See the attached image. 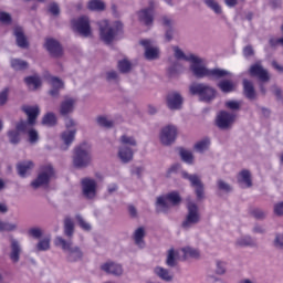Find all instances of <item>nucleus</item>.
Segmentation results:
<instances>
[{
	"label": "nucleus",
	"instance_id": "cd10ccee",
	"mask_svg": "<svg viewBox=\"0 0 283 283\" xmlns=\"http://www.w3.org/2000/svg\"><path fill=\"white\" fill-rule=\"evenodd\" d=\"M154 273L164 282H174V273L160 265L154 268Z\"/></svg>",
	"mask_w": 283,
	"mask_h": 283
},
{
	"label": "nucleus",
	"instance_id": "9d476101",
	"mask_svg": "<svg viewBox=\"0 0 283 283\" xmlns=\"http://www.w3.org/2000/svg\"><path fill=\"white\" fill-rule=\"evenodd\" d=\"M71 23L75 32H78L81 36H84L85 39L92 36V27L90 25V18L87 15L73 19Z\"/></svg>",
	"mask_w": 283,
	"mask_h": 283
},
{
	"label": "nucleus",
	"instance_id": "79ce46f5",
	"mask_svg": "<svg viewBox=\"0 0 283 283\" xmlns=\"http://www.w3.org/2000/svg\"><path fill=\"white\" fill-rule=\"evenodd\" d=\"M42 125L46 127L56 126V115L54 113H46L42 118Z\"/></svg>",
	"mask_w": 283,
	"mask_h": 283
},
{
	"label": "nucleus",
	"instance_id": "864d4df0",
	"mask_svg": "<svg viewBox=\"0 0 283 283\" xmlns=\"http://www.w3.org/2000/svg\"><path fill=\"white\" fill-rule=\"evenodd\" d=\"M75 220L77 221L78 227L83 229V231H92V224L90 222L85 221L83 216L76 214Z\"/></svg>",
	"mask_w": 283,
	"mask_h": 283
},
{
	"label": "nucleus",
	"instance_id": "c9c22d12",
	"mask_svg": "<svg viewBox=\"0 0 283 283\" xmlns=\"http://www.w3.org/2000/svg\"><path fill=\"white\" fill-rule=\"evenodd\" d=\"M105 2L103 0H90L87 2V9L92 12H103L105 11Z\"/></svg>",
	"mask_w": 283,
	"mask_h": 283
},
{
	"label": "nucleus",
	"instance_id": "aec40b11",
	"mask_svg": "<svg viewBox=\"0 0 283 283\" xmlns=\"http://www.w3.org/2000/svg\"><path fill=\"white\" fill-rule=\"evenodd\" d=\"M161 23L165 25V28H167L165 32L166 41H174V36H176V28H174V25H176V21L167 15H164L161 18Z\"/></svg>",
	"mask_w": 283,
	"mask_h": 283
},
{
	"label": "nucleus",
	"instance_id": "5701e85b",
	"mask_svg": "<svg viewBox=\"0 0 283 283\" xmlns=\"http://www.w3.org/2000/svg\"><path fill=\"white\" fill-rule=\"evenodd\" d=\"M22 112L28 116V124L34 125L36 123V118H39V114H41V111L39 109V106H22Z\"/></svg>",
	"mask_w": 283,
	"mask_h": 283
},
{
	"label": "nucleus",
	"instance_id": "bb28decb",
	"mask_svg": "<svg viewBox=\"0 0 283 283\" xmlns=\"http://www.w3.org/2000/svg\"><path fill=\"white\" fill-rule=\"evenodd\" d=\"M156 213H169L171 210V206L167 202V198L165 196H159L155 202Z\"/></svg>",
	"mask_w": 283,
	"mask_h": 283
},
{
	"label": "nucleus",
	"instance_id": "7c9ffc66",
	"mask_svg": "<svg viewBox=\"0 0 283 283\" xmlns=\"http://www.w3.org/2000/svg\"><path fill=\"white\" fill-rule=\"evenodd\" d=\"M243 94L249 101H255V87L253 82L243 80Z\"/></svg>",
	"mask_w": 283,
	"mask_h": 283
},
{
	"label": "nucleus",
	"instance_id": "603ef678",
	"mask_svg": "<svg viewBox=\"0 0 283 283\" xmlns=\"http://www.w3.org/2000/svg\"><path fill=\"white\" fill-rule=\"evenodd\" d=\"M217 187L219 191H223L224 193H231L233 191V188L231 185H229L227 181L222 179L217 180Z\"/></svg>",
	"mask_w": 283,
	"mask_h": 283
},
{
	"label": "nucleus",
	"instance_id": "6ab92c4d",
	"mask_svg": "<svg viewBox=\"0 0 283 283\" xmlns=\"http://www.w3.org/2000/svg\"><path fill=\"white\" fill-rule=\"evenodd\" d=\"M13 36H15V43L18 48L22 50H28L30 48V42L28 41V36H25V31L22 27H14L13 28Z\"/></svg>",
	"mask_w": 283,
	"mask_h": 283
},
{
	"label": "nucleus",
	"instance_id": "c85d7f7f",
	"mask_svg": "<svg viewBox=\"0 0 283 283\" xmlns=\"http://www.w3.org/2000/svg\"><path fill=\"white\" fill-rule=\"evenodd\" d=\"M34 169V163L32 160L20 161L17 164V171L20 178H25L28 176V171Z\"/></svg>",
	"mask_w": 283,
	"mask_h": 283
},
{
	"label": "nucleus",
	"instance_id": "72a5a7b5",
	"mask_svg": "<svg viewBox=\"0 0 283 283\" xmlns=\"http://www.w3.org/2000/svg\"><path fill=\"white\" fill-rule=\"evenodd\" d=\"M74 138H76V128L62 133L61 139L63 140L64 145H66L64 149H67V147H70V145L74 143Z\"/></svg>",
	"mask_w": 283,
	"mask_h": 283
},
{
	"label": "nucleus",
	"instance_id": "0eeeda50",
	"mask_svg": "<svg viewBox=\"0 0 283 283\" xmlns=\"http://www.w3.org/2000/svg\"><path fill=\"white\" fill-rule=\"evenodd\" d=\"M81 191L85 200H96L98 182L94 178L84 177L81 179Z\"/></svg>",
	"mask_w": 283,
	"mask_h": 283
},
{
	"label": "nucleus",
	"instance_id": "c03bdc74",
	"mask_svg": "<svg viewBox=\"0 0 283 283\" xmlns=\"http://www.w3.org/2000/svg\"><path fill=\"white\" fill-rule=\"evenodd\" d=\"M176 250L174 248L168 250L167 259H166V264L167 266H170V269H174V266H177L178 262L176 261Z\"/></svg>",
	"mask_w": 283,
	"mask_h": 283
},
{
	"label": "nucleus",
	"instance_id": "20e7f679",
	"mask_svg": "<svg viewBox=\"0 0 283 283\" xmlns=\"http://www.w3.org/2000/svg\"><path fill=\"white\" fill-rule=\"evenodd\" d=\"M92 164V146L87 143H82L74 148L73 165L77 169H85Z\"/></svg>",
	"mask_w": 283,
	"mask_h": 283
},
{
	"label": "nucleus",
	"instance_id": "2eb2a0df",
	"mask_svg": "<svg viewBox=\"0 0 283 283\" xmlns=\"http://www.w3.org/2000/svg\"><path fill=\"white\" fill-rule=\"evenodd\" d=\"M10 253L9 258L13 264H17L19 260H21V253H23V248L21 247V242H19L14 237H10Z\"/></svg>",
	"mask_w": 283,
	"mask_h": 283
},
{
	"label": "nucleus",
	"instance_id": "b1692460",
	"mask_svg": "<svg viewBox=\"0 0 283 283\" xmlns=\"http://www.w3.org/2000/svg\"><path fill=\"white\" fill-rule=\"evenodd\" d=\"M51 85H52V90L49 91L50 97L51 98H59V96H61V90H63V87H65V84L63 83V81H61V78L59 77H52L51 78Z\"/></svg>",
	"mask_w": 283,
	"mask_h": 283
},
{
	"label": "nucleus",
	"instance_id": "4c0bfd02",
	"mask_svg": "<svg viewBox=\"0 0 283 283\" xmlns=\"http://www.w3.org/2000/svg\"><path fill=\"white\" fill-rule=\"evenodd\" d=\"M184 253L185 260H188V258H191L193 260H198L200 258V251L191 248V247H186L181 249Z\"/></svg>",
	"mask_w": 283,
	"mask_h": 283
},
{
	"label": "nucleus",
	"instance_id": "a878e982",
	"mask_svg": "<svg viewBox=\"0 0 283 283\" xmlns=\"http://www.w3.org/2000/svg\"><path fill=\"white\" fill-rule=\"evenodd\" d=\"M145 235H147L145 227H139L134 231L133 240L138 249H145Z\"/></svg>",
	"mask_w": 283,
	"mask_h": 283
},
{
	"label": "nucleus",
	"instance_id": "de8ad7c7",
	"mask_svg": "<svg viewBox=\"0 0 283 283\" xmlns=\"http://www.w3.org/2000/svg\"><path fill=\"white\" fill-rule=\"evenodd\" d=\"M96 123L99 125V127H105L106 129H112V127H114V120L107 118L106 116H98L96 118Z\"/></svg>",
	"mask_w": 283,
	"mask_h": 283
},
{
	"label": "nucleus",
	"instance_id": "7ed1b4c3",
	"mask_svg": "<svg viewBox=\"0 0 283 283\" xmlns=\"http://www.w3.org/2000/svg\"><path fill=\"white\" fill-rule=\"evenodd\" d=\"M99 28V39L105 43L106 45H112L114 43V39L123 32V22L115 21L113 25L109 24V21L102 20L97 23Z\"/></svg>",
	"mask_w": 283,
	"mask_h": 283
},
{
	"label": "nucleus",
	"instance_id": "dca6fc26",
	"mask_svg": "<svg viewBox=\"0 0 283 283\" xmlns=\"http://www.w3.org/2000/svg\"><path fill=\"white\" fill-rule=\"evenodd\" d=\"M182 95L178 92H171L166 96V105L168 109L176 112L178 109H182Z\"/></svg>",
	"mask_w": 283,
	"mask_h": 283
},
{
	"label": "nucleus",
	"instance_id": "58836bf2",
	"mask_svg": "<svg viewBox=\"0 0 283 283\" xmlns=\"http://www.w3.org/2000/svg\"><path fill=\"white\" fill-rule=\"evenodd\" d=\"M166 200L172 205V207H178L182 202V198L178 191H172L166 195Z\"/></svg>",
	"mask_w": 283,
	"mask_h": 283
},
{
	"label": "nucleus",
	"instance_id": "338daca9",
	"mask_svg": "<svg viewBox=\"0 0 283 283\" xmlns=\"http://www.w3.org/2000/svg\"><path fill=\"white\" fill-rule=\"evenodd\" d=\"M252 232L260 235H264V233H266V228L262 224L255 223L252 228Z\"/></svg>",
	"mask_w": 283,
	"mask_h": 283
},
{
	"label": "nucleus",
	"instance_id": "4d7b16f0",
	"mask_svg": "<svg viewBox=\"0 0 283 283\" xmlns=\"http://www.w3.org/2000/svg\"><path fill=\"white\" fill-rule=\"evenodd\" d=\"M118 72L116 71H108L106 72V81L108 83H118Z\"/></svg>",
	"mask_w": 283,
	"mask_h": 283
},
{
	"label": "nucleus",
	"instance_id": "e2e57ef3",
	"mask_svg": "<svg viewBox=\"0 0 283 283\" xmlns=\"http://www.w3.org/2000/svg\"><path fill=\"white\" fill-rule=\"evenodd\" d=\"M274 214L283 218V201L276 202L273 207Z\"/></svg>",
	"mask_w": 283,
	"mask_h": 283
},
{
	"label": "nucleus",
	"instance_id": "f03ea898",
	"mask_svg": "<svg viewBox=\"0 0 283 283\" xmlns=\"http://www.w3.org/2000/svg\"><path fill=\"white\" fill-rule=\"evenodd\" d=\"M76 231L74 220L71 217H65L63 221V237L54 239L55 247H60L66 253L67 262H81L83 260V250L78 245H74V233Z\"/></svg>",
	"mask_w": 283,
	"mask_h": 283
},
{
	"label": "nucleus",
	"instance_id": "774afa93",
	"mask_svg": "<svg viewBox=\"0 0 283 283\" xmlns=\"http://www.w3.org/2000/svg\"><path fill=\"white\" fill-rule=\"evenodd\" d=\"M38 142H39V132H36L35 129L29 130V143L34 145V143H38Z\"/></svg>",
	"mask_w": 283,
	"mask_h": 283
},
{
	"label": "nucleus",
	"instance_id": "39448f33",
	"mask_svg": "<svg viewBox=\"0 0 283 283\" xmlns=\"http://www.w3.org/2000/svg\"><path fill=\"white\" fill-rule=\"evenodd\" d=\"M202 216L200 214V208L196 202L190 201L187 203V213L181 222V229L184 231H189L193 229L197 224H200Z\"/></svg>",
	"mask_w": 283,
	"mask_h": 283
},
{
	"label": "nucleus",
	"instance_id": "4468645a",
	"mask_svg": "<svg viewBox=\"0 0 283 283\" xmlns=\"http://www.w3.org/2000/svg\"><path fill=\"white\" fill-rule=\"evenodd\" d=\"M154 8H156V3L153 0H150L149 7L146 9H143L138 12V19H139L140 23H144V25H153Z\"/></svg>",
	"mask_w": 283,
	"mask_h": 283
},
{
	"label": "nucleus",
	"instance_id": "0e129e2a",
	"mask_svg": "<svg viewBox=\"0 0 283 283\" xmlns=\"http://www.w3.org/2000/svg\"><path fill=\"white\" fill-rule=\"evenodd\" d=\"M49 12L54 17H59L61 14V8H59V3L53 2L49 6Z\"/></svg>",
	"mask_w": 283,
	"mask_h": 283
},
{
	"label": "nucleus",
	"instance_id": "9b49d317",
	"mask_svg": "<svg viewBox=\"0 0 283 283\" xmlns=\"http://www.w3.org/2000/svg\"><path fill=\"white\" fill-rule=\"evenodd\" d=\"M178 136V128L174 125H167L161 128L159 134V140L161 145L169 147V145H174L176 143V138Z\"/></svg>",
	"mask_w": 283,
	"mask_h": 283
},
{
	"label": "nucleus",
	"instance_id": "a19ab883",
	"mask_svg": "<svg viewBox=\"0 0 283 283\" xmlns=\"http://www.w3.org/2000/svg\"><path fill=\"white\" fill-rule=\"evenodd\" d=\"M203 3L214 12V14H222V7L217 0H203Z\"/></svg>",
	"mask_w": 283,
	"mask_h": 283
},
{
	"label": "nucleus",
	"instance_id": "3c124183",
	"mask_svg": "<svg viewBox=\"0 0 283 283\" xmlns=\"http://www.w3.org/2000/svg\"><path fill=\"white\" fill-rule=\"evenodd\" d=\"M35 251H50V238L41 239L35 245Z\"/></svg>",
	"mask_w": 283,
	"mask_h": 283
},
{
	"label": "nucleus",
	"instance_id": "680f3d73",
	"mask_svg": "<svg viewBox=\"0 0 283 283\" xmlns=\"http://www.w3.org/2000/svg\"><path fill=\"white\" fill-rule=\"evenodd\" d=\"M178 67H180V63L178 61L172 62L168 67L169 76H176V74H178Z\"/></svg>",
	"mask_w": 283,
	"mask_h": 283
},
{
	"label": "nucleus",
	"instance_id": "5fc2aeb1",
	"mask_svg": "<svg viewBox=\"0 0 283 283\" xmlns=\"http://www.w3.org/2000/svg\"><path fill=\"white\" fill-rule=\"evenodd\" d=\"M0 23L10 25L12 23V15L6 11H0Z\"/></svg>",
	"mask_w": 283,
	"mask_h": 283
},
{
	"label": "nucleus",
	"instance_id": "13d9d810",
	"mask_svg": "<svg viewBox=\"0 0 283 283\" xmlns=\"http://www.w3.org/2000/svg\"><path fill=\"white\" fill-rule=\"evenodd\" d=\"M216 273L217 275H224L227 273V264L222 261H217L216 262Z\"/></svg>",
	"mask_w": 283,
	"mask_h": 283
},
{
	"label": "nucleus",
	"instance_id": "ea45409f",
	"mask_svg": "<svg viewBox=\"0 0 283 283\" xmlns=\"http://www.w3.org/2000/svg\"><path fill=\"white\" fill-rule=\"evenodd\" d=\"M18 229H19V224L0 220V233H3L4 231H7L8 233H11L13 231H18Z\"/></svg>",
	"mask_w": 283,
	"mask_h": 283
},
{
	"label": "nucleus",
	"instance_id": "37998d69",
	"mask_svg": "<svg viewBox=\"0 0 283 283\" xmlns=\"http://www.w3.org/2000/svg\"><path fill=\"white\" fill-rule=\"evenodd\" d=\"M209 145H211V139L206 137L195 144V149L196 151H199V154H202L203 151H207V149H209Z\"/></svg>",
	"mask_w": 283,
	"mask_h": 283
},
{
	"label": "nucleus",
	"instance_id": "f3484780",
	"mask_svg": "<svg viewBox=\"0 0 283 283\" xmlns=\"http://www.w3.org/2000/svg\"><path fill=\"white\" fill-rule=\"evenodd\" d=\"M101 271L106 273V275H114L115 277H120L123 275V265L114 262L107 261L99 266Z\"/></svg>",
	"mask_w": 283,
	"mask_h": 283
},
{
	"label": "nucleus",
	"instance_id": "8fccbe9b",
	"mask_svg": "<svg viewBox=\"0 0 283 283\" xmlns=\"http://www.w3.org/2000/svg\"><path fill=\"white\" fill-rule=\"evenodd\" d=\"M179 156L184 163H187L188 165H193V154L189 150L180 149Z\"/></svg>",
	"mask_w": 283,
	"mask_h": 283
},
{
	"label": "nucleus",
	"instance_id": "a211bd4d",
	"mask_svg": "<svg viewBox=\"0 0 283 283\" xmlns=\"http://www.w3.org/2000/svg\"><path fill=\"white\" fill-rule=\"evenodd\" d=\"M249 72L251 76H255L262 83H269V81H271L269 71H266L260 63L251 65Z\"/></svg>",
	"mask_w": 283,
	"mask_h": 283
},
{
	"label": "nucleus",
	"instance_id": "f257e3e1",
	"mask_svg": "<svg viewBox=\"0 0 283 283\" xmlns=\"http://www.w3.org/2000/svg\"><path fill=\"white\" fill-rule=\"evenodd\" d=\"M174 56L177 61H187L190 64V72H192L196 78H209L210 81H220L229 76L231 72L223 69H209L205 63V59L190 53L189 55L185 54V51L180 46H172Z\"/></svg>",
	"mask_w": 283,
	"mask_h": 283
},
{
	"label": "nucleus",
	"instance_id": "4be33fe9",
	"mask_svg": "<svg viewBox=\"0 0 283 283\" xmlns=\"http://www.w3.org/2000/svg\"><path fill=\"white\" fill-rule=\"evenodd\" d=\"M45 49L52 56H61L63 54V48L55 39H46Z\"/></svg>",
	"mask_w": 283,
	"mask_h": 283
},
{
	"label": "nucleus",
	"instance_id": "a18cd8bd",
	"mask_svg": "<svg viewBox=\"0 0 283 283\" xmlns=\"http://www.w3.org/2000/svg\"><path fill=\"white\" fill-rule=\"evenodd\" d=\"M7 136L11 145H19V143H21V133H19V130L11 129L7 133Z\"/></svg>",
	"mask_w": 283,
	"mask_h": 283
},
{
	"label": "nucleus",
	"instance_id": "6e6d98bb",
	"mask_svg": "<svg viewBox=\"0 0 283 283\" xmlns=\"http://www.w3.org/2000/svg\"><path fill=\"white\" fill-rule=\"evenodd\" d=\"M8 96H10V88L6 87L0 92V107L8 103Z\"/></svg>",
	"mask_w": 283,
	"mask_h": 283
},
{
	"label": "nucleus",
	"instance_id": "423d86ee",
	"mask_svg": "<svg viewBox=\"0 0 283 283\" xmlns=\"http://www.w3.org/2000/svg\"><path fill=\"white\" fill-rule=\"evenodd\" d=\"M189 92L192 96H200L201 101H211L218 94L216 88L205 83H192L189 86Z\"/></svg>",
	"mask_w": 283,
	"mask_h": 283
},
{
	"label": "nucleus",
	"instance_id": "e433bc0d",
	"mask_svg": "<svg viewBox=\"0 0 283 283\" xmlns=\"http://www.w3.org/2000/svg\"><path fill=\"white\" fill-rule=\"evenodd\" d=\"M11 67L15 72H23V70H28L30 67V64L25 60L13 59L11 60Z\"/></svg>",
	"mask_w": 283,
	"mask_h": 283
},
{
	"label": "nucleus",
	"instance_id": "ddd939ff",
	"mask_svg": "<svg viewBox=\"0 0 283 283\" xmlns=\"http://www.w3.org/2000/svg\"><path fill=\"white\" fill-rule=\"evenodd\" d=\"M235 123V116L227 111H221L217 116V127L219 129H231Z\"/></svg>",
	"mask_w": 283,
	"mask_h": 283
},
{
	"label": "nucleus",
	"instance_id": "473e14b6",
	"mask_svg": "<svg viewBox=\"0 0 283 283\" xmlns=\"http://www.w3.org/2000/svg\"><path fill=\"white\" fill-rule=\"evenodd\" d=\"M119 143L122 147H138V140H136V137L129 136L127 134H124L119 137Z\"/></svg>",
	"mask_w": 283,
	"mask_h": 283
},
{
	"label": "nucleus",
	"instance_id": "412c9836",
	"mask_svg": "<svg viewBox=\"0 0 283 283\" xmlns=\"http://www.w3.org/2000/svg\"><path fill=\"white\" fill-rule=\"evenodd\" d=\"M117 156L124 165H127V163L134 160V149L127 146H119Z\"/></svg>",
	"mask_w": 283,
	"mask_h": 283
},
{
	"label": "nucleus",
	"instance_id": "393cba45",
	"mask_svg": "<svg viewBox=\"0 0 283 283\" xmlns=\"http://www.w3.org/2000/svg\"><path fill=\"white\" fill-rule=\"evenodd\" d=\"M74 105H76V99L72 97H65V99L60 105L61 116H67L74 112Z\"/></svg>",
	"mask_w": 283,
	"mask_h": 283
},
{
	"label": "nucleus",
	"instance_id": "f704fd0d",
	"mask_svg": "<svg viewBox=\"0 0 283 283\" xmlns=\"http://www.w3.org/2000/svg\"><path fill=\"white\" fill-rule=\"evenodd\" d=\"M217 86L223 92V94H231V92H235V84L230 80L220 81Z\"/></svg>",
	"mask_w": 283,
	"mask_h": 283
},
{
	"label": "nucleus",
	"instance_id": "69168bd1",
	"mask_svg": "<svg viewBox=\"0 0 283 283\" xmlns=\"http://www.w3.org/2000/svg\"><path fill=\"white\" fill-rule=\"evenodd\" d=\"M271 92H272V94H274V96H276V101H282L283 94H282V88H280V86H277L275 84L272 85Z\"/></svg>",
	"mask_w": 283,
	"mask_h": 283
},
{
	"label": "nucleus",
	"instance_id": "49530a36",
	"mask_svg": "<svg viewBox=\"0 0 283 283\" xmlns=\"http://www.w3.org/2000/svg\"><path fill=\"white\" fill-rule=\"evenodd\" d=\"M237 247H255V241L250 235L241 237L235 242Z\"/></svg>",
	"mask_w": 283,
	"mask_h": 283
},
{
	"label": "nucleus",
	"instance_id": "052dcab7",
	"mask_svg": "<svg viewBox=\"0 0 283 283\" xmlns=\"http://www.w3.org/2000/svg\"><path fill=\"white\" fill-rule=\"evenodd\" d=\"M274 247L277 249V251H281L283 253V233L275 235Z\"/></svg>",
	"mask_w": 283,
	"mask_h": 283
},
{
	"label": "nucleus",
	"instance_id": "bf43d9fd",
	"mask_svg": "<svg viewBox=\"0 0 283 283\" xmlns=\"http://www.w3.org/2000/svg\"><path fill=\"white\" fill-rule=\"evenodd\" d=\"M252 216L253 218H255V220H264V218H266V212L262 209H254L252 210Z\"/></svg>",
	"mask_w": 283,
	"mask_h": 283
},
{
	"label": "nucleus",
	"instance_id": "09e8293b",
	"mask_svg": "<svg viewBox=\"0 0 283 283\" xmlns=\"http://www.w3.org/2000/svg\"><path fill=\"white\" fill-rule=\"evenodd\" d=\"M117 67L122 74H129V72H132V62L128 60H120Z\"/></svg>",
	"mask_w": 283,
	"mask_h": 283
},
{
	"label": "nucleus",
	"instance_id": "6e6552de",
	"mask_svg": "<svg viewBox=\"0 0 283 283\" xmlns=\"http://www.w3.org/2000/svg\"><path fill=\"white\" fill-rule=\"evenodd\" d=\"M54 178V167L52 165H46L41 167V172L38 177L31 182L33 189H40V187H46L50 185V180Z\"/></svg>",
	"mask_w": 283,
	"mask_h": 283
},
{
	"label": "nucleus",
	"instance_id": "2f4dec72",
	"mask_svg": "<svg viewBox=\"0 0 283 283\" xmlns=\"http://www.w3.org/2000/svg\"><path fill=\"white\" fill-rule=\"evenodd\" d=\"M24 83L28 85L30 90L36 91L39 87H41L42 82L41 77L39 75H31L24 77Z\"/></svg>",
	"mask_w": 283,
	"mask_h": 283
},
{
	"label": "nucleus",
	"instance_id": "1a4fd4ad",
	"mask_svg": "<svg viewBox=\"0 0 283 283\" xmlns=\"http://www.w3.org/2000/svg\"><path fill=\"white\" fill-rule=\"evenodd\" d=\"M181 178L190 182V187H193L197 200H205V184L200 176L189 174L185 170L181 171Z\"/></svg>",
	"mask_w": 283,
	"mask_h": 283
},
{
	"label": "nucleus",
	"instance_id": "c756f323",
	"mask_svg": "<svg viewBox=\"0 0 283 283\" xmlns=\"http://www.w3.org/2000/svg\"><path fill=\"white\" fill-rule=\"evenodd\" d=\"M237 180L239 185H245V187H253V180L251 179V171L243 169L239 172Z\"/></svg>",
	"mask_w": 283,
	"mask_h": 283
},
{
	"label": "nucleus",
	"instance_id": "f8f14e48",
	"mask_svg": "<svg viewBox=\"0 0 283 283\" xmlns=\"http://www.w3.org/2000/svg\"><path fill=\"white\" fill-rule=\"evenodd\" d=\"M139 44L145 50L144 56L146 61H157V59H160V49L155 46L151 40H142Z\"/></svg>",
	"mask_w": 283,
	"mask_h": 283
}]
</instances>
